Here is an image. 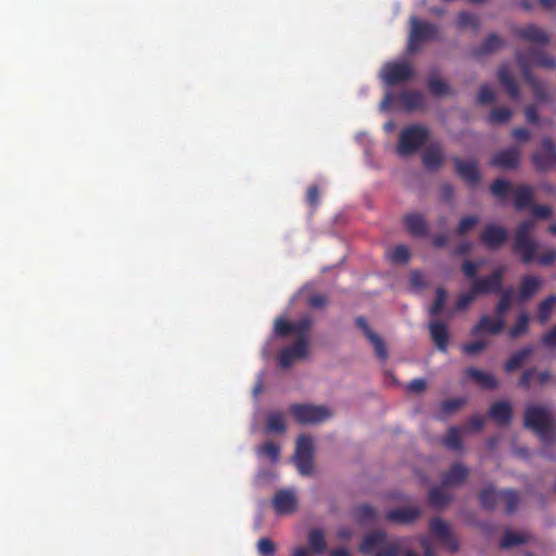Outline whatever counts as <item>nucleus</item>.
Masks as SVG:
<instances>
[{
  "label": "nucleus",
  "mask_w": 556,
  "mask_h": 556,
  "mask_svg": "<svg viewBox=\"0 0 556 556\" xmlns=\"http://www.w3.org/2000/svg\"><path fill=\"white\" fill-rule=\"evenodd\" d=\"M409 34L407 39L406 51L409 54L418 52L424 43L440 40V27L428 21H422L413 15L409 17Z\"/></svg>",
  "instance_id": "nucleus-1"
},
{
  "label": "nucleus",
  "mask_w": 556,
  "mask_h": 556,
  "mask_svg": "<svg viewBox=\"0 0 556 556\" xmlns=\"http://www.w3.org/2000/svg\"><path fill=\"white\" fill-rule=\"evenodd\" d=\"M402 541L403 539H399L387 543V532L374 530L364 535L359 544V552L372 556H400L402 554Z\"/></svg>",
  "instance_id": "nucleus-2"
},
{
  "label": "nucleus",
  "mask_w": 556,
  "mask_h": 556,
  "mask_svg": "<svg viewBox=\"0 0 556 556\" xmlns=\"http://www.w3.org/2000/svg\"><path fill=\"white\" fill-rule=\"evenodd\" d=\"M525 427L547 442L554 432L551 410L542 405H529L525 410Z\"/></svg>",
  "instance_id": "nucleus-3"
},
{
  "label": "nucleus",
  "mask_w": 556,
  "mask_h": 556,
  "mask_svg": "<svg viewBox=\"0 0 556 556\" xmlns=\"http://www.w3.org/2000/svg\"><path fill=\"white\" fill-rule=\"evenodd\" d=\"M534 223L530 219L521 222L515 232L513 251L520 255L523 264H530L535 258L538 242L531 238Z\"/></svg>",
  "instance_id": "nucleus-4"
},
{
  "label": "nucleus",
  "mask_w": 556,
  "mask_h": 556,
  "mask_svg": "<svg viewBox=\"0 0 556 556\" xmlns=\"http://www.w3.org/2000/svg\"><path fill=\"white\" fill-rule=\"evenodd\" d=\"M429 129L419 124L402 129L399 137L397 153L407 156L418 151L428 140Z\"/></svg>",
  "instance_id": "nucleus-5"
},
{
  "label": "nucleus",
  "mask_w": 556,
  "mask_h": 556,
  "mask_svg": "<svg viewBox=\"0 0 556 556\" xmlns=\"http://www.w3.org/2000/svg\"><path fill=\"white\" fill-rule=\"evenodd\" d=\"M298 471L302 476H311L314 472V442L308 434H301L296 439L295 452L292 457Z\"/></svg>",
  "instance_id": "nucleus-6"
},
{
  "label": "nucleus",
  "mask_w": 556,
  "mask_h": 556,
  "mask_svg": "<svg viewBox=\"0 0 556 556\" xmlns=\"http://www.w3.org/2000/svg\"><path fill=\"white\" fill-rule=\"evenodd\" d=\"M289 410L301 425L323 422L331 416L330 410L321 405L293 404Z\"/></svg>",
  "instance_id": "nucleus-7"
},
{
  "label": "nucleus",
  "mask_w": 556,
  "mask_h": 556,
  "mask_svg": "<svg viewBox=\"0 0 556 556\" xmlns=\"http://www.w3.org/2000/svg\"><path fill=\"white\" fill-rule=\"evenodd\" d=\"M532 163L539 172L556 167V144L551 138L542 139L540 148L532 154Z\"/></svg>",
  "instance_id": "nucleus-8"
},
{
  "label": "nucleus",
  "mask_w": 556,
  "mask_h": 556,
  "mask_svg": "<svg viewBox=\"0 0 556 556\" xmlns=\"http://www.w3.org/2000/svg\"><path fill=\"white\" fill-rule=\"evenodd\" d=\"M414 74L413 66L407 62H390L381 71V77L388 86L407 81L414 77Z\"/></svg>",
  "instance_id": "nucleus-9"
},
{
  "label": "nucleus",
  "mask_w": 556,
  "mask_h": 556,
  "mask_svg": "<svg viewBox=\"0 0 556 556\" xmlns=\"http://www.w3.org/2000/svg\"><path fill=\"white\" fill-rule=\"evenodd\" d=\"M516 61L521 68V74L527 84L530 85L534 92V97L540 102H548L549 96L546 90L545 84L538 78H535L530 71V63L525 54L521 51L516 52Z\"/></svg>",
  "instance_id": "nucleus-10"
},
{
  "label": "nucleus",
  "mask_w": 556,
  "mask_h": 556,
  "mask_svg": "<svg viewBox=\"0 0 556 556\" xmlns=\"http://www.w3.org/2000/svg\"><path fill=\"white\" fill-rule=\"evenodd\" d=\"M431 533L443 543L450 552H456L459 548L456 536L452 533L446 521L440 517H434L429 522Z\"/></svg>",
  "instance_id": "nucleus-11"
},
{
  "label": "nucleus",
  "mask_w": 556,
  "mask_h": 556,
  "mask_svg": "<svg viewBox=\"0 0 556 556\" xmlns=\"http://www.w3.org/2000/svg\"><path fill=\"white\" fill-rule=\"evenodd\" d=\"M453 163L457 175L469 186L475 187L481 178L478 163L476 160L463 161L460 157H453Z\"/></svg>",
  "instance_id": "nucleus-12"
},
{
  "label": "nucleus",
  "mask_w": 556,
  "mask_h": 556,
  "mask_svg": "<svg viewBox=\"0 0 556 556\" xmlns=\"http://www.w3.org/2000/svg\"><path fill=\"white\" fill-rule=\"evenodd\" d=\"M308 343L303 339L295 340V342L280 351L278 363L282 368H289L296 359H302L307 356Z\"/></svg>",
  "instance_id": "nucleus-13"
},
{
  "label": "nucleus",
  "mask_w": 556,
  "mask_h": 556,
  "mask_svg": "<svg viewBox=\"0 0 556 556\" xmlns=\"http://www.w3.org/2000/svg\"><path fill=\"white\" fill-rule=\"evenodd\" d=\"M507 230L498 225L490 224L480 233V242L489 250L500 249L507 240Z\"/></svg>",
  "instance_id": "nucleus-14"
},
{
  "label": "nucleus",
  "mask_w": 556,
  "mask_h": 556,
  "mask_svg": "<svg viewBox=\"0 0 556 556\" xmlns=\"http://www.w3.org/2000/svg\"><path fill=\"white\" fill-rule=\"evenodd\" d=\"M273 507L277 515L292 514L298 508V498L293 491L278 490L273 497Z\"/></svg>",
  "instance_id": "nucleus-15"
},
{
  "label": "nucleus",
  "mask_w": 556,
  "mask_h": 556,
  "mask_svg": "<svg viewBox=\"0 0 556 556\" xmlns=\"http://www.w3.org/2000/svg\"><path fill=\"white\" fill-rule=\"evenodd\" d=\"M520 153L517 148H508L493 155L490 161L492 167L502 169H514L519 166Z\"/></svg>",
  "instance_id": "nucleus-16"
},
{
  "label": "nucleus",
  "mask_w": 556,
  "mask_h": 556,
  "mask_svg": "<svg viewBox=\"0 0 556 556\" xmlns=\"http://www.w3.org/2000/svg\"><path fill=\"white\" fill-rule=\"evenodd\" d=\"M406 230L415 237H427L429 235L428 222L421 213L412 212L403 216Z\"/></svg>",
  "instance_id": "nucleus-17"
},
{
  "label": "nucleus",
  "mask_w": 556,
  "mask_h": 556,
  "mask_svg": "<svg viewBox=\"0 0 556 556\" xmlns=\"http://www.w3.org/2000/svg\"><path fill=\"white\" fill-rule=\"evenodd\" d=\"M421 516L419 507H401L390 509L386 514V520L396 525H412Z\"/></svg>",
  "instance_id": "nucleus-18"
},
{
  "label": "nucleus",
  "mask_w": 556,
  "mask_h": 556,
  "mask_svg": "<svg viewBox=\"0 0 556 556\" xmlns=\"http://www.w3.org/2000/svg\"><path fill=\"white\" fill-rule=\"evenodd\" d=\"M516 35L528 42L542 46H546L551 41L549 35L544 29L534 24H529L522 28L517 29Z\"/></svg>",
  "instance_id": "nucleus-19"
},
{
  "label": "nucleus",
  "mask_w": 556,
  "mask_h": 556,
  "mask_svg": "<svg viewBox=\"0 0 556 556\" xmlns=\"http://www.w3.org/2000/svg\"><path fill=\"white\" fill-rule=\"evenodd\" d=\"M430 337L438 348L443 353L447 352V345L450 341V334L447 326L441 320H432L429 324Z\"/></svg>",
  "instance_id": "nucleus-20"
},
{
  "label": "nucleus",
  "mask_w": 556,
  "mask_h": 556,
  "mask_svg": "<svg viewBox=\"0 0 556 556\" xmlns=\"http://www.w3.org/2000/svg\"><path fill=\"white\" fill-rule=\"evenodd\" d=\"M504 327L505 318L496 316V318L493 319L488 315H483L481 316L479 323L471 328V334L478 336L483 331L491 334H497L504 329Z\"/></svg>",
  "instance_id": "nucleus-21"
},
{
  "label": "nucleus",
  "mask_w": 556,
  "mask_h": 556,
  "mask_svg": "<svg viewBox=\"0 0 556 556\" xmlns=\"http://www.w3.org/2000/svg\"><path fill=\"white\" fill-rule=\"evenodd\" d=\"M489 416L498 426H508L513 418V408L507 401H497L491 405Z\"/></svg>",
  "instance_id": "nucleus-22"
},
{
  "label": "nucleus",
  "mask_w": 556,
  "mask_h": 556,
  "mask_svg": "<svg viewBox=\"0 0 556 556\" xmlns=\"http://www.w3.org/2000/svg\"><path fill=\"white\" fill-rule=\"evenodd\" d=\"M469 470L468 468L460 464H453L450 469L443 473L442 476V485L443 486H457L466 481L468 478Z\"/></svg>",
  "instance_id": "nucleus-23"
},
{
  "label": "nucleus",
  "mask_w": 556,
  "mask_h": 556,
  "mask_svg": "<svg viewBox=\"0 0 556 556\" xmlns=\"http://www.w3.org/2000/svg\"><path fill=\"white\" fill-rule=\"evenodd\" d=\"M422 164L428 170L439 169L444 162V153L440 143H432L421 156Z\"/></svg>",
  "instance_id": "nucleus-24"
},
{
  "label": "nucleus",
  "mask_w": 556,
  "mask_h": 556,
  "mask_svg": "<svg viewBox=\"0 0 556 556\" xmlns=\"http://www.w3.org/2000/svg\"><path fill=\"white\" fill-rule=\"evenodd\" d=\"M521 53L527 56L530 67L535 65L549 70L556 68V59L544 51L532 48L528 52Z\"/></svg>",
  "instance_id": "nucleus-25"
},
{
  "label": "nucleus",
  "mask_w": 556,
  "mask_h": 556,
  "mask_svg": "<svg viewBox=\"0 0 556 556\" xmlns=\"http://www.w3.org/2000/svg\"><path fill=\"white\" fill-rule=\"evenodd\" d=\"M504 46V40L496 34H490L483 42L472 50L475 58H481L488 54H492L500 50Z\"/></svg>",
  "instance_id": "nucleus-26"
},
{
  "label": "nucleus",
  "mask_w": 556,
  "mask_h": 556,
  "mask_svg": "<svg viewBox=\"0 0 556 556\" xmlns=\"http://www.w3.org/2000/svg\"><path fill=\"white\" fill-rule=\"evenodd\" d=\"M498 81L511 99H519L518 84L509 68L505 65H502L498 70Z\"/></svg>",
  "instance_id": "nucleus-27"
},
{
  "label": "nucleus",
  "mask_w": 556,
  "mask_h": 556,
  "mask_svg": "<svg viewBox=\"0 0 556 556\" xmlns=\"http://www.w3.org/2000/svg\"><path fill=\"white\" fill-rule=\"evenodd\" d=\"M399 102L406 111H415L424 105V94L418 90H406L400 93Z\"/></svg>",
  "instance_id": "nucleus-28"
},
{
  "label": "nucleus",
  "mask_w": 556,
  "mask_h": 556,
  "mask_svg": "<svg viewBox=\"0 0 556 556\" xmlns=\"http://www.w3.org/2000/svg\"><path fill=\"white\" fill-rule=\"evenodd\" d=\"M534 352L532 344L522 346L519 351L514 353L509 359L504 364V369L507 372H511L519 368Z\"/></svg>",
  "instance_id": "nucleus-29"
},
{
  "label": "nucleus",
  "mask_w": 556,
  "mask_h": 556,
  "mask_svg": "<svg viewBox=\"0 0 556 556\" xmlns=\"http://www.w3.org/2000/svg\"><path fill=\"white\" fill-rule=\"evenodd\" d=\"M469 378L475 380L481 388L486 390H494L497 388L498 382L492 374L482 371L475 367H470L466 370Z\"/></svg>",
  "instance_id": "nucleus-30"
},
{
  "label": "nucleus",
  "mask_w": 556,
  "mask_h": 556,
  "mask_svg": "<svg viewBox=\"0 0 556 556\" xmlns=\"http://www.w3.org/2000/svg\"><path fill=\"white\" fill-rule=\"evenodd\" d=\"M542 287V279L535 276H525L520 282V300L531 299Z\"/></svg>",
  "instance_id": "nucleus-31"
},
{
  "label": "nucleus",
  "mask_w": 556,
  "mask_h": 556,
  "mask_svg": "<svg viewBox=\"0 0 556 556\" xmlns=\"http://www.w3.org/2000/svg\"><path fill=\"white\" fill-rule=\"evenodd\" d=\"M533 189L529 186L521 185L515 189V207L518 211L532 206Z\"/></svg>",
  "instance_id": "nucleus-32"
},
{
  "label": "nucleus",
  "mask_w": 556,
  "mask_h": 556,
  "mask_svg": "<svg viewBox=\"0 0 556 556\" xmlns=\"http://www.w3.org/2000/svg\"><path fill=\"white\" fill-rule=\"evenodd\" d=\"M452 495L444 491L443 485H437L430 489L428 502L434 508H442L450 504Z\"/></svg>",
  "instance_id": "nucleus-33"
},
{
  "label": "nucleus",
  "mask_w": 556,
  "mask_h": 556,
  "mask_svg": "<svg viewBox=\"0 0 556 556\" xmlns=\"http://www.w3.org/2000/svg\"><path fill=\"white\" fill-rule=\"evenodd\" d=\"M479 500L482 508L492 511L501 501L500 491H496L492 485L484 488L479 494Z\"/></svg>",
  "instance_id": "nucleus-34"
},
{
  "label": "nucleus",
  "mask_w": 556,
  "mask_h": 556,
  "mask_svg": "<svg viewBox=\"0 0 556 556\" xmlns=\"http://www.w3.org/2000/svg\"><path fill=\"white\" fill-rule=\"evenodd\" d=\"M307 541L311 551L314 554L321 555L327 549L325 533L321 529H312L307 534Z\"/></svg>",
  "instance_id": "nucleus-35"
},
{
  "label": "nucleus",
  "mask_w": 556,
  "mask_h": 556,
  "mask_svg": "<svg viewBox=\"0 0 556 556\" xmlns=\"http://www.w3.org/2000/svg\"><path fill=\"white\" fill-rule=\"evenodd\" d=\"M500 502L505 506V513L507 515L514 514L520 502L519 493L510 489H505L500 491Z\"/></svg>",
  "instance_id": "nucleus-36"
},
{
  "label": "nucleus",
  "mask_w": 556,
  "mask_h": 556,
  "mask_svg": "<svg viewBox=\"0 0 556 556\" xmlns=\"http://www.w3.org/2000/svg\"><path fill=\"white\" fill-rule=\"evenodd\" d=\"M265 430L269 433H283L287 430L285 417L279 412L267 415Z\"/></svg>",
  "instance_id": "nucleus-37"
},
{
  "label": "nucleus",
  "mask_w": 556,
  "mask_h": 556,
  "mask_svg": "<svg viewBox=\"0 0 556 556\" xmlns=\"http://www.w3.org/2000/svg\"><path fill=\"white\" fill-rule=\"evenodd\" d=\"M555 304L556 294H551L539 303L536 318L541 325H545L549 320Z\"/></svg>",
  "instance_id": "nucleus-38"
},
{
  "label": "nucleus",
  "mask_w": 556,
  "mask_h": 556,
  "mask_svg": "<svg viewBox=\"0 0 556 556\" xmlns=\"http://www.w3.org/2000/svg\"><path fill=\"white\" fill-rule=\"evenodd\" d=\"M501 298L498 303L495 307L496 316L505 318L506 313L509 311L513 298H514V290L511 288H507L505 290H502Z\"/></svg>",
  "instance_id": "nucleus-39"
},
{
  "label": "nucleus",
  "mask_w": 556,
  "mask_h": 556,
  "mask_svg": "<svg viewBox=\"0 0 556 556\" xmlns=\"http://www.w3.org/2000/svg\"><path fill=\"white\" fill-rule=\"evenodd\" d=\"M313 326V320L309 316H303L298 321L293 323V333L298 337L296 340L303 339L308 343V332Z\"/></svg>",
  "instance_id": "nucleus-40"
},
{
  "label": "nucleus",
  "mask_w": 556,
  "mask_h": 556,
  "mask_svg": "<svg viewBox=\"0 0 556 556\" xmlns=\"http://www.w3.org/2000/svg\"><path fill=\"white\" fill-rule=\"evenodd\" d=\"M529 315L526 312L520 313L516 324L508 331L509 337L517 339L526 334L529 330Z\"/></svg>",
  "instance_id": "nucleus-41"
},
{
  "label": "nucleus",
  "mask_w": 556,
  "mask_h": 556,
  "mask_svg": "<svg viewBox=\"0 0 556 556\" xmlns=\"http://www.w3.org/2000/svg\"><path fill=\"white\" fill-rule=\"evenodd\" d=\"M491 193L498 200H506L511 192L510 184L502 178L495 179L490 186Z\"/></svg>",
  "instance_id": "nucleus-42"
},
{
  "label": "nucleus",
  "mask_w": 556,
  "mask_h": 556,
  "mask_svg": "<svg viewBox=\"0 0 556 556\" xmlns=\"http://www.w3.org/2000/svg\"><path fill=\"white\" fill-rule=\"evenodd\" d=\"M354 516L359 523H367L375 520L377 511L369 504H361L354 508Z\"/></svg>",
  "instance_id": "nucleus-43"
},
{
  "label": "nucleus",
  "mask_w": 556,
  "mask_h": 556,
  "mask_svg": "<svg viewBox=\"0 0 556 556\" xmlns=\"http://www.w3.org/2000/svg\"><path fill=\"white\" fill-rule=\"evenodd\" d=\"M443 444L452 451H460L463 448V441L460 438V430L457 427H451L443 440Z\"/></svg>",
  "instance_id": "nucleus-44"
},
{
  "label": "nucleus",
  "mask_w": 556,
  "mask_h": 556,
  "mask_svg": "<svg viewBox=\"0 0 556 556\" xmlns=\"http://www.w3.org/2000/svg\"><path fill=\"white\" fill-rule=\"evenodd\" d=\"M456 24L459 28H471L477 30L480 27V21L477 15L463 11L457 15Z\"/></svg>",
  "instance_id": "nucleus-45"
},
{
  "label": "nucleus",
  "mask_w": 556,
  "mask_h": 556,
  "mask_svg": "<svg viewBox=\"0 0 556 556\" xmlns=\"http://www.w3.org/2000/svg\"><path fill=\"white\" fill-rule=\"evenodd\" d=\"M471 287L473 291L478 294H488V293H498L502 290H495V285L491 281V279L486 277H481L476 279Z\"/></svg>",
  "instance_id": "nucleus-46"
},
{
  "label": "nucleus",
  "mask_w": 556,
  "mask_h": 556,
  "mask_svg": "<svg viewBox=\"0 0 556 556\" xmlns=\"http://www.w3.org/2000/svg\"><path fill=\"white\" fill-rule=\"evenodd\" d=\"M429 91L435 97H442L450 93L448 84L439 77H430L428 80Z\"/></svg>",
  "instance_id": "nucleus-47"
},
{
  "label": "nucleus",
  "mask_w": 556,
  "mask_h": 556,
  "mask_svg": "<svg viewBox=\"0 0 556 556\" xmlns=\"http://www.w3.org/2000/svg\"><path fill=\"white\" fill-rule=\"evenodd\" d=\"M513 112L505 106L495 108L491 111L488 121L490 124H505L511 118Z\"/></svg>",
  "instance_id": "nucleus-48"
},
{
  "label": "nucleus",
  "mask_w": 556,
  "mask_h": 556,
  "mask_svg": "<svg viewBox=\"0 0 556 556\" xmlns=\"http://www.w3.org/2000/svg\"><path fill=\"white\" fill-rule=\"evenodd\" d=\"M479 224V217L476 215H466L460 218L457 227L456 235L465 236L470 230H472Z\"/></svg>",
  "instance_id": "nucleus-49"
},
{
  "label": "nucleus",
  "mask_w": 556,
  "mask_h": 556,
  "mask_svg": "<svg viewBox=\"0 0 556 556\" xmlns=\"http://www.w3.org/2000/svg\"><path fill=\"white\" fill-rule=\"evenodd\" d=\"M368 340L371 343V345L374 346L377 357L380 361L386 362L389 357V352H388V349L386 346L383 339L380 336H378L377 333H374V334H370Z\"/></svg>",
  "instance_id": "nucleus-50"
},
{
  "label": "nucleus",
  "mask_w": 556,
  "mask_h": 556,
  "mask_svg": "<svg viewBox=\"0 0 556 556\" xmlns=\"http://www.w3.org/2000/svg\"><path fill=\"white\" fill-rule=\"evenodd\" d=\"M389 258L395 264H406L410 258L409 249L404 244H399L389 254Z\"/></svg>",
  "instance_id": "nucleus-51"
},
{
  "label": "nucleus",
  "mask_w": 556,
  "mask_h": 556,
  "mask_svg": "<svg viewBox=\"0 0 556 556\" xmlns=\"http://www.w3.org/2000/svg\"><path fill=\"white\" fill-rule=\"evenodd\" d=\"M526 542V538L521 533L506 531L500 541L502 548H510L513 546L522 544Z\"/></svg>",
  "instance_id": "nucleus-52"
},
{
  "label": "nucleus",
  "mask_w": 556,
  "mask_h": 556,
  "mask_svg": "<svg viewBox=\"0 0 556 556\" xmlns=\"http://www.w3.org/2000/svg\"><path fill=\"white\" fill-rule=\"evenodd\" d=\"M260 454L268 457L271 463H277L280 458V447L274 442H265L260 447Z\"/></svg>",
  "instance_id": "nucleus-53"
},
{
  "label": "nucleus",
  "mask_w": 556,
  "mask_h": 556,
  "mask_svg": "<svg viewBox=\"0 0 556 556\" xmlns=\"http://www.w3.org/2000/svg\"><path fill=\"white\" fill-rule=\"evenodd\" d=\"M446 301V291L444 288L439 287L435 290V300L430 308L431 316H438L443 311Z\"/></svg>",
  "instance_id": "nucleus-54"
},
{
  "label": "nucleus",
  "mask_w": 556,
  "mask_h": 556,
  "mask_svg": "<svg viewBox=\"0 0 556 556\" xmlns=\"http://www.w3.org/2000/svg\"><path fill=\"white\" fill-rule=\"evenodd\" d=\"M275 332L281 338H287L293 333V323L288 321L283 317H279L275 321Z\"/></svg>",
  "instance_id": "nucleus-55"
},
{
  "label": "nucleus",
  "mask_w": 556,
  "mask_h": 556,
  "mask_svg": "<svg viewBox=\"0 0 556 556\" xmlns=\"http://www.w3.org/2000/svg\"><path fill=\"white\" fill-rule=\"evenodd\" d=\"M466 403L465 397H454L445 400L441 403V409L445 414H452L462 408Z\"/></svg>",
  "instance_id": "nucleus-56"
},
{
  "label": "nucleus",
  "mask_w": 556,
  "mask_h": 556,
  "mask_svg": "<svg viewBox=\"0 0 556 556\" xmlns=\"http://www.w3.org/2000/svg\"><path fill=\"white\" fill-rule=\"evenodd\" d=\"M477 295H478V293L473 291L472 287H470V290L468 292H465L458 296L456 304H455V309L456 311L466 309L473 302V300Z\"/></svg>",
  "instance_id": "nucleus-57"
},
{
  "label": "nucleus",
  "mask_w": 556,
  "mask_h": 556,
  "mask_svg": "<svg viewBox=\"0 0 556 556\" xmlns=\"http://www.w3.org/2000/svg\"><path fill=\"white\" fill-rule=\"evenodd\" d=\"M257 552L262 556H273L276 553V546L270 539L262 538L257 542Z\"/></svg>",
  "instance_id": "nucleus-58"
},
{
  "label": "nucleus",
  "mask_w": 556,
  "mask_h": 556,
  "mask_svg": "<svg viewBox=\"0 0 556 556\" xmlns=\"http://www.w3.org/2000/svg\"><path fill=\"white\" fill-rule=\"evenodd\" d=\"M495 99V93L489 85H482L478 92V102L481 104H489Z\"/></svg>",
  "instance_id": "nucleus-59"
},
{
  "label": "nucleus",
  "mask_w": 556,
  "mask_h": 556,
  "mask_svg": "<svg viewBox=\"0 0 556 556\" xmlns=\"http://www.w3.org/2000/svg\"><path fill=\"white\" fill-rule=\"evenodd\" d=\"M306 202L309 206L316 207L319 203V189L316 185H312L306 191Z\"/></svg>",
  "instance_id": "nucleus-60"
},
{
  "label": "nucleus",
  "mask_w": 556,
  "mask_h": 556,
  "mask_svg": "<svg viewBox=\"0 0 556 556\" xmlns=\"http://www.w3.org/2000/svg\"><path fill=\"white\" fill-rule=\"evenodd\" d=\"M486 346V343L483 341H473L463 345V351L466 354L475 355L483 351Z\"/></svg>",
  "instance_id": "nucleus-61"
},
{
  "label": "nucleus",
  "mask_w": 556,
  "mask_h": 556,
  "mask_svg": "<svg viewBox=\"0 0 556 556\" xmlns=\"http://www.w3.org/2000/svg\"><path fill=\"white\" fill-rule=\"evenodd\" d=\"M505 274V267H497L492 271L490 276H488L491 281L495 285V290H503V278Z\"/></svg>",
  "instance_id": "nucleus-62"
},
{
  "label": "nucleus",
  "mask_w": 556,
  "mask_h": 556,
  "mask_svg": "<svg viewBox=\"0 0 556 556\" xmlns=\"http://www.w3.org/2000/svg\"><path fill=\"white\" fill-rule=\"evenodd\" d=\"M479 269V265L472 261H465L462 265V270L466 278L475 279Z\"/></svg>",
  "instance_id": "nucleus-63"
},
{
  "label": "nucleus",
  "mask_w": 556,
  "mask_h": 556,
  "mask_svg": "<svg viewBox=\"0 0 556 556\" xmlns=\"http://www.w3.org/2000/svg\"><path fill=\"white\" fill-rule=\"evenodd\" d=\"M556 261V250L552 249L538 256L536 262L541 266L552 265Z\"/></svg>",
  "instance_id": "nucleus-64"
}]
</instances>
